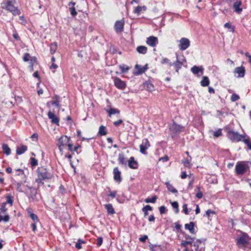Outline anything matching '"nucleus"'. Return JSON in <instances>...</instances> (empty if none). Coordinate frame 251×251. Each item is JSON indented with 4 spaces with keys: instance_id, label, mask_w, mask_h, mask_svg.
Wrapping results in <instances>:
<instances>
[{
    "instance_id": "obj_1",
    "label": "nucleus",
    "mask_w": 251,
    "mask_h": 251,
    "mask_svg": "<svg viewBox=\"0 0 251 251\" xmlns=\"http://www.w3.org/2000/svg\"><path fill=\"white\" fill-rule=\"evenodd\" d=\"M37 177L35 182L39 187L44 185L45 181L51 180L54 178V174L52 170L47 165L40 164L36 170Z\"/></svg>"
},
{
    "instance_id": "obj_2",
    "label": "nucleus",
    "mask_w": 251,
    "mask_h": 251,
    "mask_svg": "<svg viewBox=\"0 0 251 251\" xmlns=\"http://www.w3.org/2000/svg\"><path fill=\"white\" fill-rule=\"evenodd\" d=\"M1 8L8 12H11L13 16L20 15L21 11L18 7L14 5L11 0H6L1 3Z\"/></svg>"
},
{
    "instance_id": "obj_3",
    "label": "nucleus",
    "mask_w": 251,
    "mask_h": 251,
    "mask_svg": "<svg viewBox=\"0 0 251 251\" xmlns=\"http://www.w3.org/2000/svg\"><path fill=\"white\" fill-rule=\"evenodd\" d=\"M251 162L238 161L235 167V172L237 176H243L246 173L250 172Z\"/></svg>"
},
{
    "instance_id": "obj_4",
    "label": "nucleus",
    "mask_w": 251,
    "mask_h": 251,
    "mask_svg": "<svg viewBox=\"0 0 251 251\" xmlns=\"http://www.w3.org/2000/svg\"><path fill=\"white\" fill-rule=\"evenodd\" d=\"M251 239L249 235L243 233L237 239V245L239 248L246 249V248H251V245L250 244V240Z\"/></svg>"
},
{
    "instance_id": "obj_5",
    "label": "nucleus",
    "mask_w": 251,
    "mask_h": 251,
    "mask_svg": "<svg viewBox=\"0 0 251 251\" xmlns=\"http://www.w3.org/2000/svg\"><path fill=\"white\" fill-rule=\"evenodd\" d=\"M225 130L227 133V137L232 142H239L242 141L244 136L240 134L238 132L232 130L230 127H226Z\"/></svg>"
},
{
    "instance_id": "obj_6",
    "label": "nucleus",
    "mask_w": 251,
    "mask_h": 251,
    "mask_svg": "<svg viewBox=\"0 0 251 251\" xmlns=\"http://www.w3.org/2000/svg\"><path fill=\"white\" fill-rule=\"evenodd\" d=\"M184 126L177 125L175 122H173V124L169 128L171 135L172 137L175 136L179 134L183 131Z\"/></svg>"
},
{
    "instance_id": "obj_7",
    "label": "nucleus",
    "mask_w": 251,
    "mask_h": 251,
    "mask_svg": "<svg viewBox=\"0 0 251 251\" xmlns=\"http://www.w3.org/2000/svg\"><path fill=\"white\" fill-rule=\"evenodd\" d=\"M71 138L66 135H63L60 137L58 141V147L60 152H63V148L66 144L70 142Z\"/></svg>"
},
{
    "instance_id": "obj_8",
    "label": "nucleus",
    "mask_w": 251,
    "mask_h": 251,
    "mask_svg": "<svg viewBox=\"0 0 251 251\" xmlns=\"http://www.w3.org/2000/svg\"><path fill=\"white\" fill-rule=\"evenodd\" d=\"M115 86L120 90H124L126 87V81L122 80L118 77L115 76L112 77Z\"/></svg>"
},
{
    "instance_id": "obj_9",
    "label": "nucleus",
    "mask_w": 251,
    "mask_h": 251,
    "mask_svg": "<svg viewBox=\"0 0 251 251\" xmlns=\"http://www.w3.org/2000/svg\"><path fill=\"white\" fill-rule=\"evenodd\" d=\"M151 147L150 143L147 138L142 140V144L140 145V152L144 155H147V150Z\"/></svg>"
},
{
    "instance_id": "obj_10",
    "label": "nucleus",
    "mask_w": 251,
    "mask_h": 251,
    "mask_svg": "<svg viewBox=\"0 0 251 251\" xmlns=\"http://www.w3.org/2000/svg\"><path fill=\"white\" fill-rule=\"evenodd\" d=\"M179 42V44L178 45V47L181 50H186L190 45V40L188 38L185 37L181 38Z\"/></svg>"
},
{
    "instance_id": "obj_11",
    "label": "nucleus",
    "mask_w": 251,
    "mask_h": 251,
    "mask_svg": "<svg viewBox=\"0 0 251 251\" xmlns=\"http://www.w3.org/2000/svg\"><path fill=\"white\" fill-rule=\"evenodd\" d=\"M186 59L185 58L184 56H182V58L181 60H179L178 57H176V62L172 63H169V66H174L176 68V71L177 72H178L179 69H180L183 65V63L184 62H186Z\"/></svg>"
},
{
    "instance_id": "obj_12",
    "label": "nucleus",
    "mask_w": 251,
    "mask_h": 251,
    "mask_svg": "<svg viewBox=\"0 0 251 251\" xmlns=\"http://www.w3.org/2000/svg\"><path fill=\"white\" fill-rule=\"evenodd\" d=\"M125 25V21L124 19L116 21L114 28L117 33H120L123 31Z\"/></svg>"
},
{
    "instance_id": "obj_13",
    "label": "nucleus",
    "mask_w": 251,
    "mask_h": 251,
    "mask_svg": "<svg viewBox=\"0 0 251 251\" xmlns=\"http://www.w3.org/2000/svg\"><path fill=\"white\" fill-rule=\"evenodd\" d=\"M196 251H204L205 244L200 239H197L193 244Z\"/></svg>"
},
{
    "instance_id": "obj_14",
    "label": "nucleus",
    "mask_w": 251,
    "mask_h": 251,
    "mask_svg": "<svg viewBox=\"0 0 251 251\" xmlns=\"http://www.w3.org/2000/svg\"><path fill=\"white\" fill-rule=\"evenodd\" d=\"M113 178L114 180L118 183L122 181L121 176V172L119 170V168L116 167L113 169Z\"/></svg>"
},
{
    "instance_id": "obj_15",
    "label": "nucleus",
    "mask_w": 251,
    "mask_h": 251,
    "mask_svg": "<svg viewBox=\"0 0 251 251\" xmlns=\"http://www.w3.org/2000/svg\"><path fill=\"white\" fill-rule=\"evenodd\" d=\"M246 70L244 66H241L240 67H236L234 71V75L237 74V77H243L245 75Z\"/></svg>"
},
{
    "instance_id": "obj_16",
    "label": "nucleus",
    "mask_w": 251,
    "mask_h": 251,
    "mask_svg": "<svg viewBox=\"0 0 251 251\" xmlns=\"http://www.w3.org/2000/svg\"><path fill=\"white\" fill-rule=\"evenodd\" d=\"M146 43L149 46L154 47L158 44V40L156 37L151 36L147 38Z\"/></svg>"
},
{
    "instance_id": "obj_17",
    "label": "nucleus",
    "mask_w": 251,
    "mask_h": 251,
    "mask_svg": "<svg viewBox=\"0 0 251 251\" xmlns=\"http://www.w3.org/2000/svg\"><path fill=\"white\" fill-rule=\"evenodd\" d=\"M48 116L49 118L51 120L52 123L57 126L59 125V119L54 113L50 111L48 113Z\"/></svg>"
},
{
    "instance_id": "obj_18",
    "label": "nucleus",
    "mask_w": 251,
    "mask_h": 251,
    "mask_svg": "<svg viewBox=\"0 0 251 251\" xmlns=\"http://www.w3.org/2000/svg\"><path fill=\"white\" fill-rule=\"evenodd\" d=\"M28 215L32 220L33 222H39L40 220L37 215L32 212V209L30 207H28L26 209Z\"/></svg>"
},
{
    "instance_id": "obj_19",
    "label": "nucleus",
    "mask_w": 251,
    "mask_h": 251,
    "mask_svg": "<svg viewBox=\"0 0 251 251\" xmlns=\"http://www.w3.org/2000/svg\"><path fill=\"white\" fill-rule=\"evenodd\" d=\"M195 223L193 222H191L189 224H185L184 227L186 230H189L191 234H195L196 231L194 228Z\"/></svg>"
},
{
    "instance_id": "obj_20",
    "label": "nucleus",
    "mask_w": 251,
    "mask_h": 251,
    "mask_svg": "<svg viewBox=\"0 0 251 251\" xmlns=\"http://www.w3.org/2000/svg\"><path fill=\"white\" fill-rule=\"evenodd\" d=\"M128 165L132 169H137L138 167V162L135 160L133 157H130L128 161Z\"/></svg>"
},
{
    "instance_id": "obj_21",
    "label": "nucleus",
    "mask_w": 251,
    "mask_h": 251,
    "mask_svg": "<svg viewBox=\"0 0 251 251\" xmlns=\"http://www.w3.org/2000/svg\"><path fill=\"white\" fill-rule=\"evenodd\" d=\"M242 2L240 0H236L233 5L234 11L238 14H240L242 11V8L241 7Z\"/></svg>"
},
{
    "instance_id": "obj_22",
    "label": "nucleus",
    "mask_w": 251,
    "mask_h": 251,
    "mask_svg": "<svg viewBox=\"0 0 251 251\" xmlns=\"http://www.w3.org/2000/svg\"><path fill=\"white\" fill-rule=\"evenodd\" d=\"M105 110L108 113V116L111 117V116L115 114H119L120 111L117 108H112L110 106H107L104 108Z\"/></svg>"
},
{
    "instance_id": "obj_23",
    "label": "nucleus",
    "mask_w": 251,
    "mask_h": 251,
    "mask_svg": "<svg viewBox=\"0 0 251 251\" xmlns=\"http://www.w3.org/2000/svg\"><path fill=\"white\" fill-rule=\"evenodd\" d=\"M143 88L147 91L152 92L154 90V85L150 81H147L143 84Z\"/></svg>"
},
{
    "instance_id": "obj_24",
    "label": "nucleus",
    "mask_w": 251,
    "mask_h": 251,
    "mask_svg": "<svg viewBox=\"0 0 251 251\" xmlns=\"http://www.w3.org/2000/svg\"><path fill=\"white\" fill-rule=\"evenodd\" d=\"M75 2L71 1L69 3L68 5L70 6L69 7V11L70 12L71 15L73 17H75L76 16L77 13L75 10Z\"/></svg>"
},
{
    "instance_id": "obj_25",
    "label": "nucleus",
    "mask_w": 251,
    "mask_h": 251,
    "mask_svg": "<svg viewBox=\"0 0 251 251\" xmlns=\"http://www.w3.org/2000/svg\"><path fill=\"white\" fill-rule=\"evenodd\" d=\"M104 207L106 209L108 215H113L115 213V211L111 203H107L104 205Z\"/></svg>"
},
{
    "instance_id": "obj_26",
    "label": "nucleus",
    "mask_w": 251,
    "mask_h": 251,
    "mask_svg": "<svg viewBox=\"0 0 251 251\" xmlns=\"http://www.w3.org/2000/svg\"><path fill=\"white\" fill-rule=\"evenodd\" d=\"M191 161H192V157L191 156H189V158H183L181 160V162L183 164L184 166L185 167L190 169L192 166V164L191 163Z\"/></svg>"
},
{
    "instance_id": "obj_27",
    "label": "nucleus",
    "mask_w": 251,
    "mask_h": 251,
    "mask_svg": "<svg viewBox=\"0 0 251 251\" xmlns=\"http://www.w3.org/2000/svg\"><path fill=\"white\" fill-rule=\"evenodd\" d=\"M60 97L56 95L52 98V100L50 101L51 104L53 106H55L56 107H59L60 106Z\"/></svg>"
},
{
    "instance_id": "obj_28",
    "label": "nucleus",
    "mask_w": 251,
    "mask_h": 251,
    "mask_svg": "<svg viewBox=\"0 0 251 251\" xmlns=\"http://www.w3.org/2000/svg\"><path fill=\"white\" fill-rule=\"evenodd\" d=\"M147 10V7L146 6H137L133 10V12L136 14L137 15H140L142 12L145 11Z\"/></svg>"
},
{
    "instance_id": "obj_29",
    "label": "nucleus",
    "mask_w": 251,
    "mask_h": 251,
    "mask_svg": "<svg viewBox=\"0 0 251 251\" xmlns=\"http://www.w3.org/2000/svg\"><path fill=\"white\" fill-rule=\"evenodd\" d=\"M203 70V69L202 68V67H199L197 66H194L191 69L192 72L195 75H198L199 73L202 74Z\"/></svg>"
},
{
    "instance_id": "obj_30",
    "label": "nucleus",
    "mask_w": 251,
    "mask_h": 251,
    "mask_svg": "<svg viewBox=\"0 0 251 251\" xmlns=\"http://www.w3.org/2000/svg\"><path fill=\"white\" fill-rule=\"evenodd\" d=\"M2 151L4 154L6 155H9L11 154V151L10 148L9 147L8 145L5 143H3L2 144L1 146Z\"/></svg>"
},
{
    "instance_id": "obj_31",
    "label": "nucleus",
    "mask_w": 251,
    "mask_h": 251,
    "mask_svg": "<svg viewBox=\"0 0 251 251\" xmlns=\"http://www.w3.org/2000/svg\"><path fill=\"white\" fill-rule=\"evenodd\" d=\"M27 150V147L25 145H22L17 148L16 150V154L17 155H21L25 153Z\"/></svg>"
},
{
    "instance_id": "obj_32",
    "label": "nucleus",
    "mask_w": 251,
    "mask_h": 251,
    "mask_svg": "<svg viewBox=\"0 0 251 251\" xmlns=\"http://www.w3.org/2000/svg\"><path fill=\"white\" fill-rule=\"evenodd\" d=\"M135 68L137 70V71L135 74L136 75H139L144 73L147 69L145 67H143L137 64L136 65Z\"/></svg>"
},
{
    "instance_id": "obj_33",
    "label": "nucleus",
    "mask_w": 251,
    "mask_h": 251,
    "mask_svg": "<svg viewBox=\"0 0 251 251\" xmlns=\"http://www.w3.org/2000/svg\"><path fill=\"white\" fill-rule=\"evenodd\" d=\"M118 161L119 164H126V158L123 153H120L119 154Z\"/></svg>"
},
{
    "instance_id": "obj_34",
    "label": "nucleus",
    "mask_w": 251,
    "mask_h": 251,
    "mask_svg": "<svg viewBox=\"0 0 251 251\" xmlns=\"http://www.w3.org/2000/svg\"><path fill=\"white\" fill-rule=\"evenodd\" d=\"M136 50L139 53L145 54L147 52L148 49L144 46H139L137 47Z\"/></svg>"
},
{
    "instance_id": "obj_35",
    "label": "nucleus",
    "mask_w": 251,
    "mask_h": 251,
    "mask_svg": "<svg viewBox=\"0 0 251 251\" xmlns=\"http://www.w3.org/2000/svg\"><path fill=\"white\" fill-rule=\"evenodd\" d=\"M165 185H166V187L168 191L171 192L174 194L177 193V190L175 188L173 185L171 184L169 182H166Z\"/></svg>"
},
{
    "instance_id": "obj_36",
    "label": "nucleus",
    "mask_w": 251,
    "mask_h": 251,
    "mask_svg": "<svg viewBox=\"0 0 251 251\" xmlns=\"http://www.w3.org/2000/svg\"><path fill=\"white\" fill-rule=\"evenodd\" d=\"M50 48L51 54H54L57 49V43L56 42L51 43L50 45Z\"/></svg>"
},
{
    "instance_id": "obj_37",
    "label": "nucleus",
    "mask_w": 251,
    "mask_h": 251,
    "mask_svg": "<svg viewBox=\"0 0 251 251\" xmlns=\"http://www.w3.org/2000/svg\"><path fill=\"white\" fill-rule=\"evenodd\" d=\"M210 83V81L207 76H203L201 82V84L203 87L208 86Z\"/></svg>"
},
{
    "instance_id": "obj_38",
    "label": "nucleus",
    "mask_w": 251,
    "mask_h": 251,
    "mask_svg": "<svg viewBox=\"0 0 251 251\" xmlns=\"http://www.w3.org/2000/svg\"><path fill=\"white\" fill-rule=\"evenodd\" d=\"M107 130L105 126L101 125L99 127V134L100 136H104L107 134Z\"/></svg>"
},
{
    "instance_id": "obj_39",
    "label": "nucleus",
    "mask_w": 251,
    "mask_h": 251,
    "mask_svg": "<svg viewBox=\"0 0 251 251\" xmlns=\"http://www.w3.org/2000/svg\"><path fill=\"white\" fill-rule=\"evenodd\" d=\"M37 61V58L35 56H32L31 57L30 60V65L29 66V68L31 72L33 71V66L34 63H36Z\"/></svg>"
},
{
    "instance_id": "obj_40",
    "label": "nucleus",
    "mask_w": 251,
    "mask_h": 251,
    "mask_svg": "<svg viewBox=\"0 0 251 251\" xmlns=\"http://www.w3.org/2000/svg\"><path fill=\"white\" fill-rule=\"evenodd\" d=\"M29 161L30 166L32 168L36 166H37L38 164V160L35 158L31 157L29 159Z\"/></svg>"
},
{
    "instance_id": "obj_41",
    "label": "nucleus",
    "mask_w": 251,
    "mask_h": 251,
    "mask_svg": "<svg viewBox=\"0 0 251 251\" xmlns=\"http://www.w3.org/2000/svg\"><path fill=\"white\" fill-rule=\"evenodd\" d=\"M170 202L171 203V205L173 207V208L176 209L175 212L176 213H177L179 211V208H178L179 206H178V203L177 201H170Z\"/></svg>"
},
{
    "instance_id": "obj_42",
    "label": "nucleus",
    "mask_w": 251,
    "mask_h": 251,
    "mask_svg": "<svg viewBox=\"0 0 251 251\" xmlns=\"http://www.w3.org/2000/svg\"><path fill=\"white\" fill-rule=\"evenodd\" d=\"M119 68L120 69L122 73L123 74L127 72L129 69V67L125 64L120 65Z\"/></svg>"
},
{
    "instance_id": "obj_43",
    "label": "nucleus",
    "mask_w": 251,
    "mask_h": 251,
    "mask_svg": "<svg viewBox=\"0 0 251 251\" xmlns=\"http://www.w3.org/2000/svg\"><path fill=\"white\" fill-rule=\"evenodd\" d=\"M151 251H162V249L160 245H151L150 246Z\"/></svg>"
},
{
    "instance_id": "obj_44",
    "label": "nucleus",
    "mask_w": 251,
    "mask_h": 251,
    "mask_svg": "<svg viewBox=\"0 0 251 251\" xmlns=\"http://www.w3.org/2000/svg\"><path fill=\"white\" fill-rule=\"evenodd\" d=\"M157 199V197L154 195L152 196L151 198L146 199L145 201L147 203H155Z\"/></svg>"
},
{
    "instance_id": "obj_45",
    "label": "nucleus",
    "mask_w": 251,
    "mask_h": 251,
    "mask_svg": "<svg viewBox=\"0 0 251 251\" xmlns=\"http://www.w3.org/2000/svg\"><path fill=\"white\" fill-rule=\"evenodd\" d=\"M225 28H227L230 30L232 32H234L235 30V26L232 25L230 23H226L224 25Z\"/></svg>"
},
{
    "instance_id": "obj_46",
    "label": "nucleus",
    "mask_w": 251,
    "mask_h": 251,
    "mask_svg": "<svg viewBox=\"0 0 251 251\" xmlns=\"http://www.w3.org/2000/svg\"><path fill=\"white\" fill-rule=\"evenodd\" d=\"M239 99H240L239 96L235 93L233 94L231 96V97H230V100L232 102H235V101L238 100H239Z\"/></svg>"
},
{
    "instance_id": "obj_47",
    "label": "nucleus",
    "mask_w": 251,
    "mask_h": 251,
    "mask_svg": "<svg viewBox=\"0 0 251 251\" xmlns=\"http://www.w3.org/2000/svg\"><path fill=\"white\" fill-rule=\"evenodd\" d=\"M107 189L109 190V192L108 196L111 197L112 199L115 198L117 194V192L116 191H111L110 190V188H107Z\"/></svg>"
},
{
    "instance_id": "obj_48",
    "label": "nucleus",
    "mask_w": 251,
    "mask_h": 251,
    "mask_svg": "<svg viewBox=\"0 0 251 251\" xmlns=\"http://www.w3.org/2000/svg\"><path fill=\"white\" fill-rule=\"evenodd\" d=\"M15 188L16 189L17 191H18V192H23V190L22 189V188H21V183L20 182H16L15 183Z\"/></svg>"
},
{
    "instance_id": "obj_49",
    "label": "nucleus",
    "mask_w": 251,
    "mask_h": 251,
    "mask_svg": "<svg viewBox=\"0 0 251 251\" xmlns=\"http://www.w3.org/2000/svg\"><path fill=\"white\" fill-rule=\"evenodd\" d=\"M31 56L30 55V54L29 53H25L24 54V56H23V60L25 61V62H27L28 61H30V59H31Z\"/></svg>"
},
{
    "instance_id": "obj_50",
    "label": "nucleus",
    "mask_w": 251,
    "mask_h": 251,
    "mask_svg": "<svg viewBox=\"0 0 251 251\" xmlns=\"http://www.w3.org/2000/svg\"><path fill=\"white\" fill-rule=\"evenodd\" d=\"M6 198V201L4 203H6V204L9 203L11 205H12L13 202V197L10 195H7Z\"/></svg>"
},
{
    "instance_id": "obj_51",
    "label": "nucleus",
    "mask_w": 251,
    "mask_h": 251,
    "mask_svg": "<svg viewBox=\"0 0 251 251\" xmlns=\"http://www.w3.org/2000/svg\"><path fill=\"white\" fill-rule=\"evenodd\" d=\"M182 212H183L186 215H188L189 214V210L187 208V204L186 203H184L182 205Z\"/></svg>"
},
{
    "instance_id": "obj_52",
    "label": "nucleus",
    "mask_w": 251,
    "mask_h": 251,
    "mask_svg": "<svg viewBox=\"0 0 251 251\" xmlns=\"http://www.w3.org/2000/svg\"><path fill=\"white\" fill-rule=\"evenodd\" d=\"M222 134V129H218L216 131H215L213 133V136L214 137L217 138Z\"/></svg>"
},
{
    "instance_id": "obj_53",
    "label": "nucleus",
    "mask_w": 251,
    "mask_h": 251,
    "mask_svg": "<svg viewBox=\"0 0 251 251\" xmlns=\"http://www.w3.org/2000/svg\"><path fill=\"white\" fill-rule=\"evenodd\" d=\"M19 20H20L21 24L22 25H25L27 24V21L23 15L19 17Z\"/></svg>"
},
{
    "instance_id": "obj_54",
    "label": "nucleus",
    "mask_w": 251,
    "mask_h": 251,
    "mask_svg": "<svg viewBox=\"0 0 251 251\" xmlns=\"http://www.w3.org/2000/svg\"><path fill=\"white\" fill-rule=\"evenodd\" d=\"M38 222H33L30 225V226L32 228V231L35 233L36 231H37V224L38 223Z\"/></svg>"
},
{
    "instance_id": "obj_55",
    "label": "nucleus",
    "mask_w": 251,
    "mask_h": 251,
    "mask_svg": "<svg viewBox=\"0 0 251 251\" xmlns=\"http://www.w3.org/2000/svg\"><path fill=\"white\" fill-rule=\"evenodd\" d=\"M6 203L3 202L2 203H1L0 205V210L1 212L3 213H5L7 210V209L6 208Z\"/></svg>"
},
{
    "instance_id": "obj_56",
    "label": "nucleus",
    "mask_w": 251,
    "mask_h": 251,
    "mask_svg": "<svg viewBox=\"0 0 251 251\" xmlns=\"http://www.w3.org/2000/svg\"><path fill=\"white\" fill-rule=\"evenodd\" d=\"M159 210L160 213L161 214H163L167 212V209H166V208L165 206L162 205V206H161L160 207H159Z\"/></svg>"
},
{
    "instance_id": "obj_57",
    "label": "nucleus",
    "mask_w": 251,
    "mask_h": 251,
    "mask_svg": "<svg viewBox=\"0 0 251 251\" xmlns=\"http://www.w3.org/2000/svg\"><path fill=\"white\" fill-rule=\"evenodd\" d=\"M188 241L187 240H183L181 241L180 243V246L185 248H188Z\"/></svg>"
},
{
    "instance_id": "obj_58",
    "label": "nucleus",
    "mask_w": 251,
    "mask_h": 251,
    "mask_svg": "<svg viewBox=\"0 0 251 251\" xmlns=\"http://www.w3.org/2000/svg\"><path fill=\"white\" fill-rule=\"evenodd\" d=\"M211 214H216V212L215 211H213V210H212L211 209H208L206 211V213H205V214H206V217L209 218V217H210V215Z\"/></svg>"
},
{
    "instance_id": "obj_59",
    "label": "nucleus",
    "mask_w": 251,
    "mask_h": 251,
    "mask_svg": "<svg viewBox=\"0 0 251 251\" xmlns=\"http://www.w3.org/2000/svg\"><path fill=\"white\" fill-rule=\"evenodd\" d=\"M142 211H151L152 210V207L150 205H147L142 208Z\"/></svg>"
},
{
    "instance_id": "obj_60",
    "label": "nucleus",
    "mask_w": 251,
    "mask_h": 251,
    "mask_svg": "<svg viewBox=\"0 0 251 251\" xmlns=\"http://www.w3.org/2000/svg\"><path fill=\"white\" fill-rule=\"evenodd\" d=\"M16 172L17 173L16 175L17 176H21V175H24L25 172L24 171L21 169H18L15 170Z\"/></svg>"
},
{
    "instance_id": "obj_61",
    "label": "nucleus",
    "mask_w": 251,
    "mask_h": 251,
    "mask_svg": "<svg viewBox=\"0 0 251 251\" xmlns=\"http://www.w3.org/2000/svg\"><path fill=\"white\" fill-rule=\"evenodd\" d=\"M169 158L168 155H165L164 157H160L159 158V161L167 162L169 160Z\"/></svg>"
},
{
    "instance_id": "obj_62",
    "label": "nucleus",
    "mask_w": 251,
    "mask_h": 251,
    "mask_svg": "<svg viewBox=\"0 0 251 251\" xmlns=\"http://www.w3.org/2000/svg\"><path fill=\"white\" fill-rule=\"evenodd\" d=\"M160 63L162 64H168L169 65V63H171L169 60L167 58H163L161 61Z\"/></svg>"
},
{
    "instance_id": "obj_63",
    "label": "nucleus",
    "mask_w": 251,
    "mask_h": 251,
    "mask_svg": "<svg viewBox=\"0 0 251 251\" xmlns=\"http://www.w3.org/2000/svg\"><path fill=\"white\" fill-rule=\"evenodd\" d=\"M97 245L98 247H100V246L102 244V242H103V238L102 237H99L97 239Z\"/></svg>"
},
{
    "instance_id": "obj_64",
    "label": "nucleus",
    "mask_w": 251,
    "mask_h": 251,
    "mask_svg": "<svg viewBox=\"0 0 251 251\" xmlns=\"http://www.w3.org/2000/svg\"><path fill=\"white\" fill-rule=\"evenodd\" d=\"M175 228L178 230V231H181V225L178 223V222H176L175 223Z\"/></svg>"
}]
</instances>
